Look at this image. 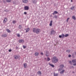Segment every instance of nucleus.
I'll use <instances>...</instances> for the list:
<instances>
[{
  "label": "nucleus",
  "mask_w": 76,
  "mask_h": 76,
  "mask_svg": "<svg viewBox=\"0 0 76 76\" xmlns=\"http://www.w3.org/2000/svg\"><path fill=\"white\" fill-rule=\"evenodd\" d=\"M33 31L34 33H36L37 34H38L41 32V30L40 29L34 28H33Z\"/></svg>",
  "instance_id": "1"
},
{
  "label": "nucleus",
  "mask_w": 76,
  "mask_h": 76,
  "mask_svg": "<svg viewBox=\"0 0 76 76\" xmlns=\"http://www.w3.org/2000/svg\"><path fill=\"white\" fill-rule=\"evenodd\" d=\"M58 59L56 57V56H54L53 57L52 60V62L53 63L55 64L58 62Z\"/></svg>",
  "instance_id": "2"
},
{
  "label": "nucleus",
  "mask_w": 76,
  "mask_h": 76,
  "mask_svg": "<svg viewBox=\"0 0 76 76\" xmlns=\"http://www.w3.org/2000/svg\"><path fill=\"white\" fill-rule=\"evenodd\" d=\"M64 67V65L63 64H62L60 65L59 66V67L60 68L58 69V71H60V70H63V67Z\"/></svg>",
  "instance_id": "3"
},
{
  "label": "nucleus",
  "mask_w": 76,
  "mask_h": 76,
  "mask_svg": "<svg viewBox=\"0 0 76 76\" xmlns=\"http://www.w3.org/2000/svg\"><path fill=\"white\" fill-rule=\"evenodd\" d=\"M72 62L73 64V66H76V60L75 59H73L72 60Z\"/></svg>",
  "instance_id": "4"
},
{
  "label": "nucleus",
  "mask_w": 76,
  "mask_h": 76,
  "mask_svg": "<svg viewBox=\"0 0 76 76\" xmlns=\"http://www.w3.org/2000/svg\"><path fill=\"white\" fill-rule=\"evenodd\" d=\"M29 6H25L24 7V10H29Z\"/></svg>",
  "instance_id": "5"
},
{
  "label": "nucleus",
  "mask_w": 76,
  "mask_h": 76,
  "mask_svg": "<svg viewBox=\"0 0 76 76\" xmlns=\"http://www.w3.org/2000/svg\"><path fill=\"white\" fill-rule=\"evenodd\" d=\"M54 29L53 28H52L51 30V32H50V35H52V34H54Z\"/></svg>",
  "instance_id": "6"
},
{
  "label": "nucleus",
  "mask_w": 76,
  "mask_h": 76,
  "mask_svg": "<svg viewBox=\"0 0 76 76\" xmlns=\"http://www.w3.org/2000/svg\"><path fill=\"white\" fill-rule=\"evenodd\" d=\"M33 3L34 4H37V0H32Z\"/></svg>",
  "instance_id": "7"
},
{
  "label": "nucleus",
  "mask_w": 76,
  "mask_h": 76,
  "mask_svg": "<svg viewBox=\"0 0 76 76\" xmlns=\"http://www.w3.org/2000/svg\"><path fill=\"white\" fill-rule=\"evenodd\" d=\"M22 1L23 3H27L28 2V0H22Z\"/></svg>",
  "instance_id": "8"
},
{
  "label": "nucleus",
  "mask_w": 76,
  "mask_h": 76,
  "mask_svg": "<svg viewBox=\"0 0 76 76\" xmlns=\"http://www.w3.org/2000/svg\"><path fill=\"white\" fill-rule=\"evenodd\" d=\"M7 34H4L1 35V37H4V38H5V37H7Z\"/></svg>",
  "instance_id": "9"
},
{
  "label": "nucleus",
  "mask_w": 76,
  "mask_h": 76,
  "mask_svg": "<svg viewBox=\"0 0 76 76\" xmlns=\"http://www.w3.org/2000/svg\"><path fill=\"white\" fill-rule=\"evenodd\" d=\"M6 21H7V18H5L4 20H3V23H5L6 22Z\"/></svg>",
  "instance_id": "10"
},
{
  "label": "nucleus",
  "mask_w": 76,
  "mask_h": 76,
  "mask_svg": "<svg viewBox=\"0 0 76 76\" xmlns=\"http://www.w3.org/2000/svg\"><path fill=\"white\" fill-rule=\"evenodd\" d=\"M14 58L15 59V60H17V59L18 58V56H17L16 55H14Z\"/></svg>",
  "instance_id": "11"
},
{
  "label": "nucleus",
  "mask_w": 76,
  "mask_h": 76,
  "mask_svg": "<svg viewBox=\"0 0 76 76\" xmlns=\"http://www.w3.org/2000/svg\"><path fill=\"white\" fill-rule=\"evenodd\" d=\"M25 29L26 30V33H27V32H29V31L30 30L29 28L28 27L27 28Z\"/></svg>",
  "instance_id": "12"
},
{
  "label": "nucleus",
  "mask_w": 76,
  "mask_h": 76,
  "mask_svg": "<svg viewBox=\"0 0 76 76\" xmlns=\"http://www.w3.org/2000/svg\"><path fill=\"white\" fill-rule=\"evenodd\" d=\"M24 41L23 39H20V40H19V43H22Z\"/></svg>",
  "instance_id": "13"
},
{
  "label": "nucleus",
  "mask_w": 76,
  "mask_h": 76,
  "mask_svg": "<svg viewBox=\"0 0 76 76\" xmlns=\"http://www.w3.org/2000/svg\"><path fill=\"white\" fill-rule=\"evenodd\" d=\"M53 23V20H51L50 22V23L49 24V26H51L53 25V24L52 23Z\"/></svg>",
  "instance_id": "14"
},
{
  "label": "nucleus",
  "mask_w": 76,
  "mask_h": 76,
  "mask_svg": "<svg viewBox=\"0 0 76 76\" xmlns=\"http://www.w3.org/2000/svg\"><path fill=\"white\" fill-rule=\"evenodd\" d=\"M48 54H49V52H48L47 51L46 52L45 56L46 57H48Z\"/></svg>",
  "instance_id": "15"
},
{
  "label": "nucleus",
  "mask_w": 76,
  "mask_h": 76,
  "mask_svg": "<svg viewBox=\"0 0 76 76\" xmlns=\"http://www.w3.org/2000/svg\"><path fill=\"white\" fill-rule=\"evenodd\" d=\"M23 66L24 68H26V66H27V64L26 63H24L23 64Z\"/></svg>",
  "instance_id": "16"
},
{
  "label": "nucleus",
  "mask_w": 76,
  "mask_h": 76,
  "mask_svg": "<svg viewBox=\"0 0 76 76\" xmlns=\"http://www.w3.org/2000/svg\"><path fill=\"white\" fill-rule=\"evenodd\" d=\"M57 13H58V12L56 11H55L52 14L54 15L55 14H57Z\"/></svg>",
  "instance_id": "17"
},
{
  "label": "nucleus",
  "mask_w": 76,
  "mask_h": 76,
  "mask_svg": "<svg viewBox=\"0 0 76 76\" xmlns=\"http://www.w3.org/2000/svg\"><path fill=\"white\" fill-rule=\"evenodd\" d=\"M64 70L62 69L60 72V74H63L64 72Z\"/></svg>",
  "instance_id": "18"
},
{
  "label": "nucleus",
  "mask_w": 76,
  "mask_h": 76,
  "mask_svg": "<svg viewBox=\"0 0 76 76\" xmlns=\"http://www.w3.org/2000/svg\"><path fill=\"white\" fill-rule=\"evenodd\" d=\"M39 54V53H38L37 52H36V53H35L34 55H35V56H38Z\"/></svg>",
  "instance_id": "19"
},
{
  "label": "nucleus",
  "mask_w": 76,
  "mask_h": 76,
  "mask_svg": "<svg viewBox=\"0 0 76 76\" xmlns=\"http://www.w3.org/2000/svg\"><path fill=\"white\" fill-rule=\"evenodd\" d=\"M49 65L50 66H51L52 67H54V65L53 64H51L50 63L49 64Z\"/></svg>",
  "instance_id": "20"
},
{
  "label": "nucleus",
  "mask_w": 76,
  "mask_h": 76,
  "mask_svg": "<svg viewBox=\"0 0 76 76\" xmlns=\"http://www.w3.org/2000/svg\"><path fill=\"white\" fill-rule=\"evenodd\" d=\"M18 28L19 29H22V25H19Z\"/></svg>",
  "instance_id": "21"
},
{
  "label": "nucleus",
  "mask_w": 76,
  "mask_h": 76,
  "mask_svg": "<svg viewBox=\"0 0 76 76\" xmlns=\"http://www.w3.org/2000/svg\"><path fill=\"white\" fill-rule=\"evenodd\" d=\"M7 31L8 33H10V32H11V31H10V30L9 29H7Z\"/></svg>",
  "instance_id": "22"
},
{
  "label": "nucleus",
  "mask_w": 76,
  "mask_h": 76,
  "mask_svg": "<svg viewBox=\"0 0 76 76\" xmlns=\"http://www.w3.org/2000/svg\"><path fill=\"white\" fill-rule=\"evenodd\" d=\"M72 18L73 19H74V20H75L76 19V18L74 16H72Z\"/></svg>",
  "instance_id": "23"
},
{
  "label": "nucleus",
  "mask_w": 76,
  "mask_h": 76,
  "mask_svg": "<svg viewBox=\"0 0 76 76\" xmlns=\"http://www.w3.org/2000/svg\"><path fill=\"white\" fill-rule=\"evenodd\" d=\"M37 73L38 75H41V72L40 71H39Z\"/></svg>",
  "instance_id": "24"
},
{
  "label": "nucleus",
  "mask_w": 76,
  "mask_h": 76,
  "mask_svg": "<svg viewBox=\"0 0 76 76\" xmlns=\"http://www.w3.org/2000/svg\"><path fill=\"white\" fill-rule=\"evenodd\" d=\"M6 1L7 2V3H10L11 2V0H6Z\"/></svg>",
  "instance_id": "25"
},
{
  "label": "nucleus",
  "mask_w": 76,
  "mask_h": 76,
  "mask_svg": "<svg viewBox=\"0 0 76 76\" xmlns=\"http://www.w3.org/2000/svg\"><path fill=\"white\" fill-rule=\"evenodd\" d=\"M75 7V6H72L71 7L70 9L71 10H73L74 9V8Z\"/></svg>",
  "instance_id": "26"
},
{
  "label": "nucleus",
  "mask_w": 76,
  "mask_h": 76,
  "mask_svg": "<svg viewBox=\"0 0 76 76\" xmlns=\"http://www.w3.org/2000/svg\"><path fill=\"white\" fill-rule=\"evenodd\" d=\"M69 37V34H66L64 35L65 37Z\"/></svg>",
  "instance_id": "27"
},
{
  "label": "nucleus",
  "mask_w": 76,
  "mask_h": 76,
  "mask_svg": "<svg viewBox=\"0 0 76 76\" xmlns=\"http://www.w3.org/2000/svg\"><path fill=\"white\" fill-rule=\"evenodd\" d=\"M61 36L62 38H63L64 37V34H62Z\"/></svg>",
  "instance_id": "28"
},
{
  "label": "nucleus",
  "mask_w": 76,
  "mask_h": 76,
  "mask_svg": "<svg viewBox=\"0 0 76 76\" xmlns=\"http://www.w3.org/2000/svg\"><path fill=\"white\" fill-rule=\"evenodd\" d=\"M50 60V58L48 57L47 58V61H49Z\"/></svg>",
  "instance_id": "29"
},
{
  "label": "nucleus",
  "mask_w": 76,
  "mask_h": 76,
  "mask_svg": "<svg viewBox=\"0 0 76 76\" xmlns=\"http://www.w3.org/2000/svg\"><path fill=\"white\" fill-rule=\"evenodd\" d=\"M53 18H55V19H57V16L56 15H55L53 17Z\"/></svg>",
  "instance_id": "30"
},
{
  "label": "nucleus",
  "mask_w": 76,
  "mask_h": 76,
  "mask_svg": "<svg viewBox=\"0 0 76 76\" xmlns=\"http://www.w3.org/2000/svg\"><path fill=\"white\" fill-rule=\"evenodd\" d=\"M66 52H67V53H70V50H66Z\"/></svg>",
  "instance_id": "31"
},
{
  "label": "nucleus",
  "mask_w": 76,
  "mask_h": 76,
  "mask_svg": "<svg viewBox=\"0 0 76 76\" xmlns=\"http://www.w3.org/2000/svg\"><path fill=\"white\" fill-rule=\"evenodd\" d=\"M69 64H71V65H72L73 64L72 63V61H69Z\"/></svg>",
  "instance_id": "32"
},
{
  "label": "nucleus",
  "mask_w": 76,
  "mask_h": 76,
  "mask_svg": "<svg viewBox=\"0 0 76 76\" xmlns=\"http://www.w3.org/2000/svg\"><path fill=\"white\" fill-rule=\"evenodd\" d=\"M16 21L15 20H13L12 21V23H13L15 24L16 23Z\"/></svg>",
  "instance_id": "33"
},
{
  "label": "nucleus",
  "mask_w": 76,
  "mask_h": 76,
  "mask_svg": "<svg viewBox=\"0 0 76 76\" xmlns=\"http://www.w3.org/2000/svg\"><path fill=\"white\" fill-rule=\"evenodd\" d=\"M17 36L18 37H20V34H17Z\"/></svg>",
  "instance_id": "34"
},
{
  "label": "nucleus",
  "mask_w": 76,
  "mask_h": 76,
  "mask_svg": "<svg viewBox=\"0 0 76 76\" xmlns=\"http://www.w3.org/2000/svg\"><path fill=\"white\" fill-rule=\"evenodd\" d=\"M70 19V18H67V19H66V22H68V20L69 19Z\"/></svg>",
  "instance_id": "35"
},
{
  "label": "nucleus",
  "mask_w": 76,
  "mask_h": 76,
  "mask_svg": "<svg viewBox=\"0 0 76 76\" xmlns=\"http://www.w3.org/2000/svg\"><path fill=\"white\" fill-rule=\"evenodd\" d=\"M58 76V74H54V76Z\"/></svg>",
  "instance_id": "36"
},
{
  "label": "nucleus",
  "mask_w": 76,
  "mask_h": 76,
  "mask_svg": "<svg viewBox=\"0 0 76 76\" xmlns=\"http://www.w3.org/2000/svg\"><path fill=\"white\" fill-rule=\"evenodd\" d=\"M26 48V46H23V48H24V49H25V48Z\"/></svg>",
  "instance_id": "37"
},
{
  "label": "nucleus",
  "mask_w": 76,
  "mask_h": 76,
  "mask_svg": "<svg viewBox=\"0 0 76 76\" xmlns=\"http://www.w3.org/2000/svg\"><path fill=\"white\" fill-rule=\"evenodd\" d=\"M72 58H74V57H75V55H74V54H73L72 55Z\"/></svg>",
  "instance_id": "38"
},
{
  "label": "nucleus",
  "mask_w": 76,
  "mask_h": 76,
  "mask_svg": "<svg viewBox=\"0 0 76 76\" xmlns=\"http://www.w3.org/2000/svg\"><path fill=\"white\" fill-rule=\"evenodd\" d=\"M59 38H61V37H61V35H60L59 36Z\"/></svg>",
  "instance_id": "39"
},
{
  "label": "nucleus",
  "mask_w": 76,
  "mask_h": 76,
  "mask_svg": "<svg viewBox=\"0 0 76 76\" xmlns=\"http://www.w3.org/2000/svg\"><path fill=\"white\" fill-rule=\"evenodd\" d=\"M24 15H26V14H27V13H26V12H24Z\"/></svg>",
  "instance_id": "40"
},
{
  "label": "nucleus",
  "mask_w": 76,
  "mask_h": 76,
  "mask_svg": "<svg viewBox=\"0 0 76 76\" xmlns=\"http://www.w3.org/2000/svg\"><path fill=\"white\" fill-rule=\"evenodd\" d=\"M8 51H9V52H11V51H12V50L10 49Z\"/></svg>",
  "instance_id": "41"
},
{
  "label": "nucleus",
  "mask_w": 76,
  "mask_h": 76,
  "mask_svg": "<svg viewBox=\"0 0 76 76\" xmlns=\"http://www.w3.org/2000/svg\"><path fill=\"white\" fill-rule=\"evenodd\" d=\"M18 46H16L15 47V49H16V50H17V49H18Z\"/></svg>",
  "instance_id": "42"
},
{
  "label": "nucleus",
  "mask_w": 76,
  "mask_h": 76,
  "mask_svg": "<svg viewBox=\"0 0 76 76\" xmlns=\"http://www.w3.org/2000/svg\"><path fill=\"white\" fill-rule=\"evenodd\" d=\"M13 4H16V2H15V1H13Z\"/></svg>",
  "instance_id": "43"
},
{
  "label": "nucleus",
  "mask_w": 76,
  "mask_h": 76,
  "mask_svg": "<svg viewBox=\"0 0 76 76\" xmlns=\"http://www.w3.org/2000/svg\"><path fill=\"white\" fill-rule=\"evenodd\" d=\"M41 55H42V56H43V53L41 52L40 53Z\"/></svg>",
  "instance_id": "44"
},
{
  "label": "nucleus",
  "mask_w": 76,
  "mask_h": 76,
  "mask_svg": "<svg viewBox=\"0 0 76 76\" xmlns=\"http://www.w3.org/2000/svg\"><path fill=\"white\" fill-rule=\"evenodd\" d=\"M68 57H71V55H69L68 56Z\"/></svg>",
  "instance_id": "45"
},
{
  "label": "nucleus",
  "mask_w": 76,
  "mask_h": 76,
  "mask_svg": "<svg viewBox=\"0 0 76 76\" xmlns=\"http://www.w3.org/2000/svg\"><path fill=\"white\" fill-rule=\"evenodd\" d=\"M72 68H74V66H72Z\"/></svg>",
  "instance_id": "46"
},
{
  "label": "nucleus",
  "mask_w": 76,
  "mask_h": 76,
  "mask_svg": "<svg viewBox=\"0 0 76 76\" xmlns=\"http://www.w3.org/2000/svg\"><path fill=\"white\" fill-rule=\"evenodd\" d=\"M71 2H73V0H71Z\"/></svg>",
  "instance_id": "47"
},
{
  "label": "nucleus",
  "mask_w": 76,
  "mask_h": 76,
  "mask_svg": "<svg viewBox=\"0 0 76 76\" xmlns=\"http://www.w3.org/2000/svg\"><path fill=\"white\" fill-rule=\"evenodd\" d=\"M4 3H5V1H4Z\"/></svg>",
  "instance_id": "48"
},
{
  "label": "nucleus",
  "mask_w": 76,
  "mask_h": 76,
  "mask_svg": "<svg viewBox=\"0 0 76 76\" xmlns=\"http://www.w3.org/2000/svg\"><path fill=\"white\" fill-rule=\"evenodd\" d=\"M45 60H46V58H45Z\"/></svg>",
  "instance_id": "49"
},
{
  "label": "nucleus",
  "mask_w": 76,
  "mask_h": 76,
  "mask_svg": "<svg viewBox=\"0 0 76 76\" xmlns=\"http://www.w3.org/2000/svg\"><path fill=\"white\" fill-rule=\"evenodd\" d=\"M5 12H7V11L5 10Z\"/></svg>",
  "instance_id": "50"
}]
</instances>
